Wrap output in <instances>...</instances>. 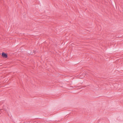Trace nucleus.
Listing matches in <instances>:
<instances>
[{
	"mask_svg": "<svg viewBox=\"0 0 123 123\" xmlns=\"http://www.w3.org/2000/svg\"><path fill=\"white\" fill-rule=\"evenodd\" d=\"M3 108L4 109H5V110H6V109H5V108H4V106L3 107Z\"/></svg>",
	"mask_w": 123,
	"mask_h": 123,
	"instance_id": "2",
	"label": "nucleus"
},
{
	"mask_svg": "<svg viewBox=\"0 0 123 123\" xmlns=\"http://www.w3.org/2000/svg\"><path fill=\"white\" fill-rule=\"evenodd\" d=\"M2 55L3 57L5 58H6L7 57V54L5 53L4 52H3L2 53Z\"/></svg>",
	"mask_w": 123,
	"mask_h": 123,
	"instance_id": "1",
	"label": "nucleus"
}]
</instances>
